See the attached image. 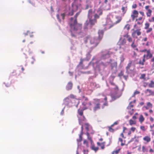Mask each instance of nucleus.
Returning a JSON list of instances; mask_svg holds the SVG:
<instances>
[{
	"label": "nucleus",
	"instance_id": "f257e3e1",
	"mask_svg": "<svg viewBox=\"0 0 154 154\" xmlns=\"http://www.w3.org/2000/svg\"><path fill=\"white\" fill-rule=\"evenodd\" d=\"M82 98L84 99V101L82 103V104L84 106L82 109H79L78 110V113L81 116H83V121H85L86 119L83 115L84 110L86 109H89L90 110L92 109V104L91 101H89L88 99L85 96L82 97Z\"/></svg>",
	"mask_w": 154,
	"mask_h": 154
},
{
	"label": "nucleus",
	"instance_id": "f03ea898",
	"mask_svg": "<svg viewBox=\"0 0 154 154\" xmlns=\"http://www.w3.org/2000/svg\"><path fill=\"white\" fill-rule=\"evenodd\" d=\"M71 27L70 32L72 37H75L76 35L81 32L82 25L77 23H71L70 24Z\"/></svg>",
	"mask_w": 154,
	"mask_h": 154
},
{
	"label": "nucleus",
	"instance_id": "7ed1b4c3",
	"mask_svg": "<svg viewBox=\"0 0 154 154\" xmlns=\"http://www.w3.org/2000/svg\"><path fill=\"white\" fill-rule=\"evenodd\" d=\"M99 36L97 37L91 38L90 40V43L94 45V47L96 46L102 38L103 32L102 30H99L98 32Z\"/></svg>",
	"mask_w": 154,
	"mask_h": 154
},
{
	"label": "nucleus",
	"instance_id": "20e7f679",
	"mask_svg": "<svg viewBox=\"0 0 154 154\" xmlns=\"http://www.w3.org/2000/svg\"><path fill=\"white\" fill-rule=\"evenodd\" d=\"M94 102L92 103V109L94 112L99 110L100 109L101 104L100 100L98 99H94Z\"/></svg>",
	"mask_w": 154,
	"mask_h": 154
},
{
	"label": "nucleus",
	"instance_id": "39448f33",
	"mask_svg": "<svg viewBox=\"0 0 154 154\" xmlns=\"http://www.w3.org/2000/svg\"><path fill=\"white\" fill-rule=\"evenodd\" d=\"M89 18L90 19H89V22H88V21H87L85 23V26L84 27V29H85L88 28V26H90V27H91V26L94 25L97 22L96 19H91V18Z\"/></svg>",
	"mask_w": 154,
	"mask_h": 154
},
{
	"label": "nucleus",
	"instance_id": "423d86ee",
	"mask_svg": "<svg viewBox=\"0 0 154 154\" xmlns=\"http://www.w3.org/2000/svg\"><path fill=\"white\" fill-rule=\"evenodd\" d=\"M141 30L140 29H138L134 30L131 34L132 37L135 38H137V36L140 35L141 34Z\"/></svg>",
	"mask_w": 154,
	"mask_h": 154
},
{
	"label": "nucleus",
	"instance_id": "0eeeda50",
	"mask_svg": "<svg viewBox=\"0 0 154 154\" xmlns=\"http://www.w3.org/2000/svg\"><path fill=\"white\" fill-rule=\"evenodd\" d=\"M111 54V53L108 51H106L104 54H103L101 57V59L103 60H105L106 59L109 58L110 57V55Z\"/></svg>",
	"mask_w": 154,
	"mask_h": 154
},
{
	"label": "nucleus",
	"instance_id": "6e6552de",
	"mask_svg": "<svg viewBox=\"0 0 154 154\" xmlns=\"http://www.w3.org/2000/svg\"><path fill=\"white\" fill-rule=\"evenodd\" d=\"M144 93L147 96H154V91L150 89H147L144 91Z\"/></svg>",
	"mask_w": 154,
	"mask_h": 154
},
{
	"label": "nucleus",
	"instance_id": "1a4fd4ad",
	"mask_svg": "<svg viewBox=\"0 0 154 154\" xmlns=\"http://www.w3.org/2000/svg\"><path fill=\"white\" fill-rule=\"evenodd\" d=\"M138 13L137 11L136 10L133 11L132 12V14L131 15V17L132 18V20L134 21L135 18L137 17L138 16Z\"/></svg>",
	"mask_w": 154,
	"mask_h": 154
},
{
	"label": "nucleus",
	"instance_id": "9d476101",
	"mask_svg": "<svg viewBox=\"0 0 154 154\" xmlns=\"http://www.w3.org/2000/svg\"><path fill=\"white\" fill-rule=\"evenodd\" d=\"M85 10H87L90 8L92 7L91 5V2L90 0H87L86 2V4L85 5Z\"/></svg>",
	"mask_w": 154,
	"mask_h": 154
},
{
	"label": "nucleus",
	"instance_id": "9b49d317",
	"mask_svg": "<svg viewBox=\"0 0 154 154\" xmlns=\"http://www.w3.org/2000/svg\"><path fill=\"white\" fill-rule=\"evenodd\" d=\"M81 132L80 134L79 135V138L77 140V141L78 142H81L82 140V136L83 134V126L82 125L81 126Z\"/></svg>",
	"mask_w": 154,
	"mask_h": 154
},
{
	"label": "nucleus",
	"instance_id": "f8f14e48",
	"mask_svg": "<svg viewBox=\"0 0 154 154\" xmlns=\"http://www.w3.org/2000/svg\"><path fill=\"white\" fill-rule=\"evenodd\" d=\"M146 53V55L145 54L143 55L145 56V58L148 59L152 57V54L151 53L150 49L148 50Z\"/></svg>",
	"mask_w": 154,
	"mask_h": 154
},
{
	"label": "nucleus",
	"instance_id": "ddd939ff",
	"mask_svg": "<svg viewBox=\"0 0 154 154\" xmlns=\"http://www.w3.org/2000/svg\"><path fill=\"white\" fill-rule=\"evenodd\" d=\"M132 61L131 60L129 61V63L128 64L126 67V69L127 71L129 72L132 71V70L131 69V67L132 66Z\"/></svg>",
	"mask_w": 154,
	"mask_h": 154
},
{
	"label": "nucleus",
	"instance_id": "4468645a",
	"mask_svg": "<svg viewBox=\"0 0 154 154\" xmlns=\"http://www.w3.org/2000/svg\"><path fill=\"white\" fill-rule=\"evenodd\" d=\"M115 19L116 20L114 23L115 24H117L120 22L122 20V18L120 16H117L116 17Z\"/></svg>",
	"mask_w": 154,
	"mask_h": 154
},
{
	"label": "nucleus",
	"instance_id": "2eb2a0df",
	"mask_svg": "<svg viewBox=\"0 0 154 154\" xmlns=\"http://www.w3.org/2000/svg\"><path fill=\"white\" fill-rule=\"evenodd\" d=\"M106 143L105 142H103L101 143H100L99 142H97V145L98 146H100L101 149H103L105 148V145Z\"/></svg>",
	"mask_w": 154,
	"mask_h": 154
},
{
	"label": "nucleus",
	"instance_id": "dca6fc26",
	"mask_svg": "<svg viewBox=\"0 0 154 154\" xmlns=\"http://www.w3.org/2000/svg\"><path fill=\"white\" fill-rule=\"evenodd\" d=\"M84 126L85 129H86L87 132H88L90 130L92 129L91 127L88 123L85 124Z\"/></svg>",
	"mask_w": 154,
	"mask_h": 154
},
{
	"label": "nucleus",
	"instance_id": "f3484780",
	"mask_svg": "<svg viewBox=\"0 0 154 154\" xmlns=\"http://www.w3.org/2000/svg\"><path fill=\"white\" fill-rule=\"evenodd\" d=\"M143 139L144 141H146L147 143H148L151 141V138L150 136H146L143 137Z\"/></svg>",
	"mask_w": 154,
	"mask_h": 154
},
{
	"label": "nucleus",
	"instance_id": "a211bd4d",
	"mask_svg": "<svg viewBox=\"0 0 154 154\" xmlns=\"http://www.w3.org/2000/svg\"><path fill=\"white\" fill-rule=\"evenodd\" d=\"M126 42V40L125 39H123L122 40L120 41L119 42V45H120V48H121L122 46L125 45Z\"/></svg>",
	"mask_w": 154,
	"mask_h": 154
},
{
	"label": "nucleus",
	"instance_id": "6ab92c4d",
	"mask_svg": "<svg viewBox=\"0 0 154 154\" xmlns=\"http://www.w3.org/2000/svg\"><path fill=\"white\" fill-rule=\"evenodd\" d=\"M131 47L134 50L138 51V49L137 48V45L135 43V40H133V42L132 43L131 45Z\"/></svg>",
	"mask_w": 154,
	"mask_h": 154
},
{
	"label": "nucleus",
	"instance_id": "aec40b11",
	"mask_svg": "<svg viewBox=\"0 0 154 154\" xmlns=\"http://www.w3.org/2000/svg\"><path fill=\"white\" fill-rule=\"evenodd\" d=\"M91 144V148L92 150L94 151L95 152H96L98 150L99 147H98L95 146L93 143Z\"/></svg>",
	"mask_w": 154,
	"mask_h": 154
},
{
	"label": "nucleus",
	"instance_id": "412c9836",
	"mask_svg": "<svg viewBox=\"0 0 154 154\" xmlns=\"http://www.w3.org/2000/svg\"><path fill=\"white\" fill-rule=\"evenodd\" d=\"M72 85L73 84L72 82H68L66 87L67 90H71L72 89Z\"/></svg>",
	"mask_w": 154,
	"mask_h": 154
},
{
	"label": "nucleus",
	"instance_id": "4be33fe9",
	"mask_svg": "<svg viewBox=\"0 0 154 154\" xmlns=\"http://www.w3.org/2000/svg\"><path fill=\"white\" fill-rule=\"evenodd\" d=\"M84 60V59L81 58L80 59V61L79 63V65H78V67L81 66L82 69L84 68V66L83 65V61Z\"/></svg>",
	"mask_w": 154,
	"mask_h": 154
},
{
	"label": "nucleus",
	"instance_id": "5701e85b",
	"mask_svg": "<svg viewBox=\"0 0 154 154\" xmlns=\"http://www.w3.org/2000/svg\"><path fill=\"white\" fill-rule=\"evenodd\" d=\"M145 56H143V59L142 60H140L139 61L138 64L143 66L144 65V63L145 62Z\"/></svg>",
	"mask_w": 154,
	"mask_h": 154
},
{
	"label": "nucleus",
	"instance_id": "b1692460",
	"mask_svg": "<svg viewBox=\"0 0 154 154\" xmlns=\"http://www.w3.org/2000/svg\"><path fill=\"white\" fill-rule=\"evenodd\" d=\"M122 12L123 14H125L127 10V7L126 6L125 7L122 6L121 8Z\"/></svg>",
	"mask_w": 154,
	"mask_h": 154
},
{
	"label": "nucleus",
	"instance_id": "393cba45",
	"mask_svg": "<svg viewBox=\"0 0 154 154\" xmlns=\"http://www.w3.org/2000/svg\"><path fill=\"white\" fill-rule=\"evenodd\" d=\"M86 135L87 136L88 139L90 141L91 144H92V143H93V141L92 140L91 137H90L89 133L88 132H87Z\"/></svg>",
	"mask_w": 154,
	"mask_h": 154
},
{
	"label": "nucleus",
	"instance_id": "a878e982",
	"mask_svg": "<svg viewBox=\"0 0 154 154\" xmlns=\"http://www.w3.org/2000/svg\"><path fill=\"white\" fill-rule=\"evenodd\" d=\"M80 13L79 12H78L76 13V14L75 15L74 18H75V20L74 21V23H77V18L78 16V15H79Z\"/></svg>",
	"mask_w": 154,
	"mask_h": 154
},
{
	"label": "nucleus",
	"instance_id": "bb28decb",
	"mask_svg": "<svg viewBox=\"0 0 154 154\" xmlns=\"http://www.w3.org/2000/svg\"><path fill=\"white\" fill-rule=\"evenodd\" d=\"M113 126V124L111 125L110 126H108V130L110 132H113L114 131V130L112 128V127Z\"/></svg>",
	"mask_w": 154,
	"mask_h": 154
},
{
	"label": "nucleus",
	"instance_id": "cd10ccee",
	"mask_svg": "<svg viewBox=\"0 0 154 154\" xmlns=\"http://www.w3.org/2000/svg\"><path fill=\"white\" fill-rule=\"evenodd\" d=\"M144 120V118L143 117V115H140V116L139 118V121L141 123H142Z\"/></svg>",
	"mask_w": 154,
	"mask_h": 154
},
{
	"label": "nucleus",
	"instance_id": "c85d7f7f",
	"mask_svg": "<svg viewBox=\"0 0 154 154\" xmlns=\"http://www.w3.org/2000/svg\"><path fill=\"white\" fill-rule=\"evenodd\" d=\"M93 13V10L92 9H90L88 11V17L91 18V14Z\"/></svg>",
	"mask_w": 154,
	"mask_h": 154
},
{
	"label": "nucleus",
	"instance_id": "c756f323",
	"mask_svg": "<svg viewBox=\"0 0 154 154\" xmlns=\"http://www.w3.org/2000/svg\"><path fill=\"white\" fill-rule=\"evenodd\" d=\"M148 86L149 88H154V82L153 81H151L150 83L149 84Z\"/></svg>",
	"mask_w": 154,
	"mask_h": 154
},
{
	"label": "nucleus",
	"instance_id": "7c9ffc66",
	"mask_svg": "<svg viewBox=\"0 0 154 154\" xmlns=\"http://www.w3.org/2000/svg\"><path fill=\"white\" fill-rule=\"evenodd\" d=\"M147 11V12L146 13L147 16L148 17H150L151 15L152 11L151 10H148V11Z\"/></svg>",
	"mask_w": 154,
	"mask_h": 154
},
{
	"label": "nucleus",
	"instance_id": "2f4dec72",
	"mask_svg": "<svg viewBox=\"0 0 154 154\" xmlns=\"http://www.w3.org/2000/svg\"><path fill=\"white\" fill-rule=\"evenodd\" d=\"M90 36H88L84 38V41L85 43H86L87 42L88 40H90Z\"/></svg>",
	"mask_w": 154,
	"mask_h": 154
},
{
	"label": "nucleus",
	"instance_id": "473e14b6",
	"mask_svg": "<svg viewBox=\"0 0 154 154\" xmlns=\"http://www.w3.org/2000/svg\"><path fill=\"white\" fill-rule=\"evenodd\" d=\"M128 112L131 115H132L133 113L134 109L132 108L129 109H128Z\"/></svg>",
	"mask_w": 154,
	"mask_h": 154
},
{
	"label": "nucleus",
	"instance_id": "72a5a7b5",
	"mask_svg": "<svg viewBox=\"0 0 154 154\" xmlns=\"http://www.w3.org/2000/svg\"><path fill=\"white\" fill-rule=\"evenodd\" d=\"M97 14H98L100 16L102 15L103 14V11L100 9L98 10L97 11Z\"/></svg>",
	"mask_w": 154,
	"mask_h": 154
},
{
	"label": "nucleus",
	"instance_id": "f704fd0d",
	"mask_svg": "<svg viewBox=\"0 0 154 154\" xmlns=\"http://www.w3.org/2000/svg\"><path fill=\"white\" fill-rule=\"evenodd\" d=\"M120 150V149H119L117 150H114L112 152V154H117L119 153Z\"/></svg>",
	"mask_w": 154,
	"mask_h": 154
},
{
	"label": "nucleus",
	"instance_id": "c9c22d12",
	"mask_svg": "<svg viewBox=\"0 0 154 154\" xmlns=\"http://www.w3.org/2000/svg\"><path fill=\"white\" fill-rule=\"evenodd\" d=\"M146 74H143L141 75V76L140 77V79H143L144 80L146 79L145 78Z\"/></svg>",
	"mask_w": 154,
	"mask_h": 154
},
{
	"label": "nucleus",
	"instance_id": "e433bc0d",
	"mask_svg": "<svg viewBox=\"0 0 154 154\" xmlns=\"http://www.w3.org/2000/svg\"><path fill=\"white\" fill-rule=\"evenodd\" d=\"M129 124L130 125L135 124H136L135 122L132 120L131 119H130L129 120Z\"/></svg>",
	"mask_w": 154,
	"mask_h": 154
},
{
	"label": "nucleus",
	"instance_id": "4c0bfd02",
	"mask_svg": "<svg viewBox=\"0 0 154 154\" xmlns=\"http://www.w3.org/2000/svg\"><path fill=\"white\" fill-rule=\"evenodd\" d=\"M145 26L144 27V29H148L149 26V24L148 23H145Z\"/></svg>",
	"mask_w": 154,
	"mask_h": 154
},
{
	"label": "nucleus",
	"instance_id": "58836bf2",
	"mask_svg": "<svg viewBox=\"0 0 154 154\" xmlns=\"http://www.w3.org/2000/svg\"><path fill=\"white\" fill-rule=\"evenodd\" d=\"M127 40L129 43H132L133 42V40L131 37H129L128 39H127Z\"/></svg>",
	"mask_w": 154,
	"mask_h": 154
},
{
	"label": "nucleus",
	"instance_id": "ea45409f",
	"mask_svg": "<svg viewBox=\"0 0 154 154\" xmlns=\"http://www.w3.org/2000/svg\"><path fill=\"white\" fill-rule=\"evenodd\" d=\"M100 15L98 14H96L94 15V19H95L97 20V19H99L100 17Z\"/></svg>",
	"mask_w": 154,
	"mask_h": 154
},
{
	"label": "nucleus",
	"instance_id": "a19ab883",
	"mask_svg": "<svg viewBox=\"0 0 154 154\" xmlns=\"http://www.w3.org/2000/svg\"><path fill=\"white\" fill-rule=\"evenodd\" d=\"M140 93V92L137 91V90H136L135 91V92H134L133 95V96H134L136 95L139 94Z\"/></svg>",
	"mask_w": 154,
	"mask_h": 154
},
{
	"label": "nucleus",
	"instance_id": "79ce46f5",
	"mask_svg": "<svg viewBox=\"0 0 154 154\" xmlns=\"http://www.w3.org/2000/svg\"><path fill=\"white\" fill-rule=\"evenodd\" d=\"M147 106L149 107H150V108H152V104L149 102H148L147 103Z\"/></svg>",
	"mask_w": 154,
	"mask_h": 154
},
{
	"label": "nucleus",
	"instance_id": "37998d69",
	"mask_svg": "<svg viewBox=\"0 0 154 154\" xmlns=\"http://www.w3.org/2000/svg\"><path fill=\"white\" fill-rule=\"evenodd\" d=\"M83 144H86L87 146H88V142L86 140H84Z\"/></svg>",
	"mask_w": 154,
	"mask_h": 154
},
{
	"label": "nucleus",
	"instance_id": "c03bdc74",
	"mask_svg": "<svg viewBox=\"0 0 154 154\" xmlns=\"http://www.w3.org/2000/svg\"><path fill=\"white\" fill-rule=\"evenodd\" d=\"M119 141H120L121 142V146H123L124 145H125V144L124 143H122V142H123V140L122 139L120 138H119Z\"/></svg>",
	"mask_w": 154,
	"mask_h": 154
},
{
	"label": "nucleus",
	"instance_id": "a18cd8bd",
	"mask_svg": "<svg viewBox=\"0 0 154 154\" xmlns=\"http://www.w3.org/2000/svg\"><path fill=\"white\" fill-rule=\"evenodd\" d=\"M140 129L143 131H146L145 127L143 126H140Z\"/></svg>",
	"mask_w": 154,
	"mask_h": 154
},
{
	"label": "nucleus",
	"instance_id": "49530a36",
	"mask_svg": "<svg viewBox=\"0 0 154 154\" xmlns=\"http://www.w3.org/2000/svg\"><path fill=\"white\" fill-rule=\"evenodd\" d=\"M123 72L122 71H121L119 73L118 75V76L121 77L122 76H123Z\"/></svg>",
	"mask_w": 154,
	"mask_h": 154
},
{
	"label": "nucleus",
	"instance_id": "de8ad7c7",
	"mask_svg": "<svg viewBox=\"0 0 154 154\" xmlns=\"http://www.w3.org/2000/svg\"><path fill=\"white\" fill-rule=\"evenodd\" d=\"M152 30V28H148V29L146 31V32L148 33L150 32Z\"/></svg>",
	"mask_w": 154,
	"mask_h": 154
},
{
	"label": "nucleus",
	"instance_id": "09e8293b",
	"mask_svg": "<svg viewBox=\"0 0 154 154\" xmlns=\"http://www.w3.org/2000/svg\"><path fill=\"white\" fill-rule=\"evenodd\" d=\"M74 14V11L73 10H72L71 12H69L68 14V15L69 16H72Z\"/></svg>",
	"mask_w": 154,
	"mask_h": 154
},
{
	"label": "nucleus",
	"instance_id": "8fccbe9b",
	"mask_svg": "<svg viewBox=\"0 0 154 154\" xmlns=\"http://www.w3.org/2000/svg\"><path fill=\"white\" fill-rule=\"evenodd\" d=\"M142 19L143 17H140L136 19V21H140L142 20Z\"/></svg>",
	"mask_w": 154,
	"mask_h": 154
},
{
	"label": "nucleus",
	"instance_id": "3c124183",
	"mask_svg": "<svg viewBox=\"0 0 154 154\" xmlns=\"http://www.w3.org/2000/svg\"><path fill=\"white\" fill-rule=\"evenodd\" d=\"M146 149L145 146H143L142 147V150L143 152H145L146 151Z\"/></svg>",
	"mask_w": 154,
	"mask_h": 154
},
{
	"label": "nucleus",
	"instance_id": "603ef678",
	"mask_svg": "<svg viewBox=\"0 0 154 154\" xmlns=\"http://www.w3.org/2000/svg\"><path fill=\"white\" fill-rule=\"evenodd\" d=\"M83 152L84 154H88V150L84 149Z\"/></svg>",
	"mask_w": 154,
	"mask_h": 154
},
{
	"label": "nucleus",
	"instance_id": "864d4df0",
	"mask_svg": "<svg viewBox=\"0 0 154 154\" xmlns=\"http://www.w3.org/2000/svg\"><path fill=\"white\" fill-rule=\"evenodd\" d=\"M65 15V14L64 13L61 14V16L63 20H64V19Z\"/></svg>",
	"mask_w": 154,
	"mask_h": 154
},
{
	"label": "nucleus",
	"instance_id": "5fc2aeb1",
	"mask_svg": "<svg viewBox=\"0 0 154 154\" xmlns=\"http://www.w3.org/2000/svg\"><path fill=\"white\" fill-rule=\"evenodd\" d=\"M133 106L132 105H131L130 103L129 104V106L127 107V109H129L131 108H133Z\"/></svg>",
	"mask_w": 154,
	"mask_h": 154
},
{
	"label": "nucleus",
	"instance_id": "6e6d98bb",
	"mask_svg": "<svg viewBox=\"0 0 154 154\" xmlns=\"http://www.w3.org/2000/svg\"><path fill=\"white\" fill-rule=\"evenodd\" d=\"M56 17H57V18L58 20L59 21V22H61V20H60V18L59 15V14H57V15Z\"/></svg>",
	"mask_w": 154,
	"mask_h": 154
},
{
	"label": "nucleus",
	"instance_id": "4d7b16f0",
	"mask_svg": "<svg viewBox=\"0 0 154 154\" xmlns=\"http://www.w3.org/2000/svg\"><path fill=\"white\" fill-rule=\"evenodd\" d=\"M136 129V128L135 127H131V128L130 130H131V131H132L133 132H134L135 131Z\"/></svg>",
	"mask_w": 154,
	"mask_h": 154
},
{
	"label": "nucleus",
	"instance_id": "13d9d810",
	"mask_svg": "<svg viewBox=\"0 0 154 154\" xmlns=\"http://www.w3.org/2000/svg\"><path fill=\"white\" fill-rule=\"evenodd\" d=\"M124 37H125L127 39H128L129 38V37H130L131 36H130L127 33V34L126 35H124Z\"/></svg>",
	"mask_w": 154,
	"mask_h": 154
},
{
	"label": "nucleus",
	"instance_id": "bf43d9fd",
	"mask_svg": "<svg viewBox=\"0 0 154 154\" xmlns=\"http://www.w3.org/2000/svg\"><path fill=\"white\" fill-rule=\"evenodd\" d=\"M125 27L127 28V29L128 30H129L130 29V26L128 24H127L125 26Z\"/></svg>",
	"mask_w": 154,
	"mask_h": 154
},
{
	"label": "nucleus",
	"instance_id": "052dcab7",
	"mask_svg": "<svg viewBox=\"0 0 154 154\" xmlns=\"http://www.w3.org/2000/svg\"><path fill=\"white\" fill-rule=\"evenodd\" d=\"M149 7L150 6L149 5L146 6L145 7V9L147 11H148V10H151L149 9Z\"/></svg>",
	"mask_w": 154,
	"mask_h": 154
},
{
	"label": "nucleus",
	"instance_id": "680f3d73",
	"mask_svg": "<svg viewBox=\"0 0 154 154\" xmlns=\"http://www.w3.org/2000/svg\"><path fill=\"white\" fill-rule=\"evenodd\" d=\"M147 51H148V50H147V49H144L143 50H141L140 51V52H147Z\"/></svg>",
	"mask_w": 154,
	"mask_h": 154
},
{
	"label": "nucleus",
	"instance_id": "e2e57ef3",
	"mask_svg": "<svg viewBox=\"0 0 154 154\" xmlns=\"http://www.w3.org/2000/svg\"><path fill=\"white\" fill-rule=\"evenodd\" d=\"M69 97L72 98H75V96L73 94H71L69 95Z\"/></svg>",
	"mask_w": 154,
	"mask_h": 154
},
{
	"label": "nucleus",
	"instance_id": "0e129e2a",
	"mask_svg": "<svg viewBox=\"0 0 154 154\" xmlns=\"http://www.w3.org/2000/svg\"><path fill=\"white\" fill-rule=\"evenodd\" d=\"M150 61L153 63L152 64H154V57H152Z\"/></svg>",
	"mask_w": 154,
	"mask_h": 154
},
{
	"label": "nucleus",
	"instance_id": "69168bd1",
	"mask_svg": "<svg viewBox=\"0 0 154 154\" xmlns=\"http://www.w3.org/2000/svg\"><path fill=\"white\" fill-rule=\"evenodd\" d=\"M137 7V5L136 4H134L132 6V8H136Z\"/></svg>",
	"mask_w": 154,
	"mask_h": 154
},
{
	"label": "nucleus",
	"instance_id": "338daca9",
	"mask_svg": "<svg viewBox=\"0 0 154 154\" xmlns=\"http://www.w3.org/2000/svg\"><path fill=\"white\" fill-rule=\"evenodd\" d=\"M139 13L142 16H144V14L143 12V11H139Z\"/></svg>",
	"mask_w": 154,
	"mask_h": 154
},
{
	"label": "nucleus",
	"instance_id": "774afa93",
	"mask_svg": "<svg viewBox=\"0 0 154 154\" xmlns=\"http://www.w3.org/2000/svg\"><path fill=\"white\" fill-rule=\"evenodd\" d=\"M149 152L151 153L154 152V150L152 148H150L149 150Z\"/></svg>",
	"mask_w": 154,
	"mask_h": 154
}]
</instances>
